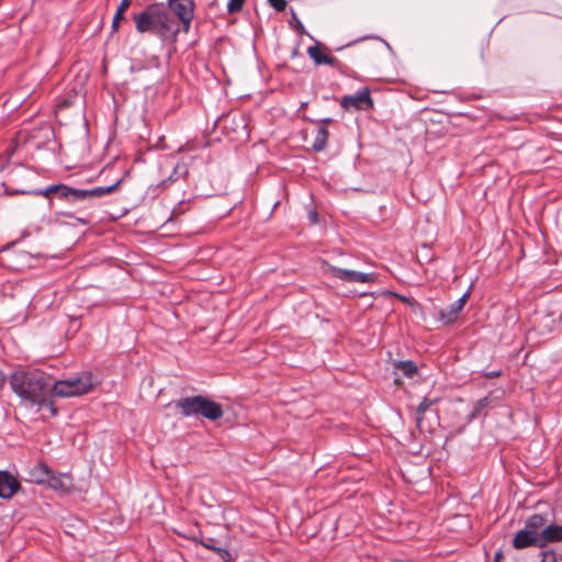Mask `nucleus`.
I'll list each match as a JSON object with an SVG mask.
<instances>
[{"mask_svg":"<svg viewBox=\"0 0 562 562\" xmlns=\"http://www.w3.org/2000/svg\"><path fill=\"white\" fill-rule=\"evenodd\" d=\"M160 21L159 5L156 4H151L134 15L135 27L138 33L155 32V25Z\"/></svg>","mask_w":562,"mask_h":562,"instance_id":"nucleus-5","label":"nucleus"},{"mask_svg":"<svg viewBox=\"0 0 562 562\" xmlns=\"http://www.w3.org/2000/svg\"><path fill=\"white\" fill-rule=\"evenodd\" d=\"M172 404L183 417L201 416L209 420H217L223 416L221 404L204 395L181 397Z\"/></svg>","mask_w":562,"mask_h":562,"instance_id":"nucleus-2","label":"nucleus"},{"mask_svg":"<svg viewBox=\"0 0 562 562\" xmlns=\"http://www.w3.org/2000/svg\"><path fill=\"white\" fill-rule=\"evenodd\" d=\"M168 4L182 23V30L188 32L194 18V0H168Z\"/></svg>","mask_w":562,"mask_h":562,"instance_id":"nucleus-6","label":"nucleus"},{"mask_svg":"<svg viewBox=\"0 0 562 562\" xmlns=\"http://www.w3.org/2000/svg\"><path fill=\"white\" fill-rule=\"evenodd\" d=\"M482 375L486 379H494V378H498L502 375V371L501 370H493V371H482Z\"/></svg>","mask_w":562,"mask_h":562,"instance_id":"nucleus-29","label":"nucleus"},{"mask_svg":"<svg viewBox=\"0 0 562 562\" xmlns=\"http://www.w3.org/2000/svg\"><path fill=\"white\" fill-rule=\"evenodd\" d=\"M559 541H562V526L554 524H546L541 532L540 548H543L549 543Z\"/></svg>","mask_w":562,"mask_h":562,"instance_id":"nucleus-12","label":"nucleus"},{"mask_svg":"<svg viewBox=\"0 0 562 562\" xmlns=\"http://www.w3.org/2000/svg\"><path fill=\"white\" fill-rule=\"evenodd\" d=\"M270 5L273 7L277 11H283L286 7L285 0H268Z\"/></svg>","mask_w":562,"mask_h":562,"instance_id":"nucleus-28","label":"nucleus"},{"mask_svg":"<svg viewBox=\"0 0 562 562\" xmlns=\"http://www.w3.org/2000/svg\"><path fill=\"white\" fill-rule=\"evenodd\" d=\"M491 397L484 396L476 401L473 405L472 412L469 414L468 419L469 422H472L473 419L480 417L483 413V411L490 405Z\"/></svg>","mask_w":562,"mask_h":562,"instance_id":"nucleus-18","label":"nucleus"},{"mask_svg":"<svg viewBox=\"0 0 562 562\" xmlns=\"http://www.w3.org/2000/svg\"><path fill=\"white\" fill-rule=\"evenodd\" d=\"M311 217H312V220H313L314 222H316L317 213H313V214H311Z\"/></svg>","mask_w":562,"mask_h":562,"instance_id":"nucleus-34","label":"nucleus"},{"mask_svg":"<svg viewBox=\"0 0 562 562\" xmlns=\"http://www.w3.org/2000/svg\"><path fill=\"white\" fill-rule=\"evenodd\" d=\"M214 542L215 540L213 538H206L202 541V546L215 552L217 547L214 546Z\"/></svg>","mask_w":562,"mask_h":562,"instance_id":"nucleus-30","label":"nucleus"},{"mask_svg":"<svg viewBox=\"0 0 562 562\" xmlns=\"http://www.w3.org/2000/svg\"><path fill=\"white\" fill-rule=\"evenodd\" d=\"M540 562H557V555H555V552L550 550V551H544L542 553V559Z\"/></svg>","mask_w":562,"mask_h":562,"instance_id":"nucleus-27","label":"nucleus"},{"mask_svg":"<svg viewBox=\"0 0 562 562\" xmlns=\"http://www.w3.org/2000/svg\"><path fill=\"white\" fill-rule=\"evenodd\" d=\"M53 472L42 462H37L27 469V481L36 484L46 483Z\"/></svg>","mask_w":562,"mask_h":562,"instance_id":"nucleus-11","label":"nucleus"},{"mask_svg":"<svg viewBox=\"0 0 562 562\" xmlns=\"http://www.w3.org/2000/svg\"><path fill=\"white\" fill-rule=\"evenodd\" d=\"M187 175H188V167H187V165L186 164H177L175 169H173V172L170 176V179L171 180H178L181 177H184Z\"/></svg>","mask_w":562,"mask_h":562,"instance_id":"nucleus-24","label":"nucleus"},{"mask_svg":"<svg viewBox=\"0 0 562 562\" xmlns=\"http://www.w3.org/2000/svg\"><path fill=\"white\" fill-rule=\"evenodd\" d=\"M307 54L317 65H329L336 67L339 64L337 58L325 54L318 45L310 46L307 48Z\"/></svg>","mask_w":562,"mask_h":562,"instance_id":"nucleus-13","label":"nucleus"},{"mask_svg":"<svg viewBox=\"0 0 562 562\" xmlns=\"http://www.w3.org/2000/svg\"><path fill=\"white\" fill-rule=\"evenodd\" d=\"M513 547L518 550L529 547L540 548V538L535 537L528 529L524 527L521 530L516 532L513 540Z\"/></svg>","mask_w":562,"mask_h":562,"instance_id":"nucleus-10","label":"nucleus"},{"mask_svg":"<svg viewBox=\"0 0 562 562\" xmlns=\"http://www.w3.org/2000/svg\"><path fill=\"white\" fill-rule=\"evenodd\" d=\"M394 368L407 378H413L417 373V366L412 360L396 361Z\"/></svg>","mask_w":562,"mask_h":562,"instance_id":"nucleus-19","label":"nucleus"},{"mask_svg":"<svg viewBox=\"0 0 562 562\" xmlns=\"http://www.w3.org/2000/svg\"><path fill=\"white\" fill-rule=\"evenodd\" d=\"M131 1L130 0H122L112 21V30L115 32L119 30V23L121 20H123V13L127 10L130 7Z\"/></svg>","mask_w":562,"mask_h":562,"instance_id":"nucleus-22","label":"nucleus"},{"mask_svg":"<svg viewBox=\"0 0 562 562\" xmlns=\"http://www.w3.org/2000/svg\"><path fill=\"white\" fill-rule=\"evenodd\" d=\"M294 20H295V29L301 32L303 29L301 21L297 20L295 16H294Z\"/></svg>","mask_w":562,"mask_h":562,"instance_id":"nucleus-32","label":"nucleus"},{"mask_svg":"<svg viewBox=\"0 0 562 562\" xmlns=\"http://www.w3.org/2000/svg\"><path fill=\"white\" fill-rule=\"evenodd\" d=\"M548 522V518L543 514H533L525 521V528L528 529L535 537L541 538V532L544 525Z\"/></svg>","mask_w":562,"mask_h":562,"instance_id":"nucleus-14","label":"nucleus"},{"mask_svg":"<svg viewBox=\"0 0 562 562\" xmlns=\"http://www.w3.org/2000/svg\"><path fill=\"white\" fill-rule=\"evenodd\" d=\"M499 555H501L499 553L496 554L495 562H497L499 560Z\"/></svg>","mask_w":562,"mask_h":562,"instance_id":"nucleus-36","label":"nucleus"},{"mask_svg":"<svg viewBox=\"0 0 562 562\" xmlns=\"http://www.w3.org/2000/svg\"><path fill=\"white\" fill-rule=\"evenodd\" d=\"M215 552L221 557V559L224 562H231L232 554L227 549L218 547L215 549Z\"/></svg>","mask_w":562,"mask_h":562,"instance_id":"nucleus-26","label":"nucleus"},{"mask_svg":"<svg viewBox=\"0 0 562 562\" xmlns=\"http://www.w3.org/2000/svg\"><path fill=\"white\" fill-rule=\"evenodd\" d=\"M330 121H331V119H329V117L322 120L323 123H329Z\"/></svg>","mask_w":562,"mask_h":562,"instance_id":"nucleus-35","label":"nucleus"},{"mask_svg":"<svg viewBox=\"0 0 562 562\" xmlns=\"http://www.w3.org/2000/svg\"><path fill=\"white\" fill-rule=\"evenodd\" d=\"M12 392L25 408L36 407L37 412L48 408L52 416L57 414L52 396V386L44 372L19 370L9 378Z\"/></svg>","mask_w":562,"mask_h":562,"instance_id":"nucleus-1","label":"nucleus"},{"mask_svg":"<svg viewBox=\"0 0 562 562\" xmlns=\"http://www.w3.org/2000/svg\"><path fill=\"white\" fill-rule=\"evenodd\" d=\"M469 296V292H465L461 297H459L457 301H454V304L459 307V310H462Z\"/></svg>","mask_w":562,"mask_h":562,"instance_id":"nucleus-31","label":"nucleus"},{"mask_svg":"<svg viewBox=\"0 0 562 562\" xmlns=\"http://www.w3.org/2000/svg\"><path fill=\"white\" fill-rule=\"evenodd\" d=\"M20 487V482L12 474L0 471V498H11Z\"/></svg>","mask_w":562,"mask_h":562,"instance_id":"nucleus-9","label":"nucleus"},{"mask_svg":"<svg viewBox=\"0 0 562 562\" xmlns=\"http://www.w3.org/2000/svg\"><path fill=\"white\" fill-rule=\"evenodd\" d=\"M438 402V398H428V397H425L418 405L417 407V411H416V422H417V425L418 427H420V424H422V419H423V416L424 414L429 409L430 406H432L434 404H436Z\"/></svg>","mask_w":562,"mask_h":562,"instance_id":"nucleus-21","label":"nucleus"},{"mask_svg":"<svg viewBox=\"0 0 562 562\" xmlns=\"http://www.w3.org/2000/svg\"><path fill=\"white\" fill-rule=\"evenodd\" d=\"M327 271L334 277L342 281L357 282V283H371L376 280L374 272L364 273L356 270H348L338 268L336 266H328Z\"/></svg>","mask_w":562,"mask_h":562,"instance_id":"nucleus-7","label":"nucleus"},{"mask_svg":"<svg viewBox=\"0 0 562 562\" xmlns=\"http://www.w3.org/2000/svg\"><path fill=\"white\" fill-rule=\"evenodd\" d=\"M460 312L461 310L453 302L446 308L440 310L439 318L446 324H451L458 318Z\"/></svg>","mask_w":562,"mask_h":562,"instance_id":"nucleus-15","label":"nucleus"},{"mask_svg":"<svg viewBox=\"0 0 562 562\" xmlns=\"http://www.w3.org/2000/svg\"><path fill=\"white\" fill-rule=\"evenodd\" d=\"M245 0H229L227 3V12L236 13L239 12L244 7Z\"/></svg>","mask_w":562,"mask_h":562,"instance_id":"nucleus-25","label":"nucleus"},{"mask_svg":"<svg viewBox=\"0 0 562 562\" xmlns=\"http://www.w3.org/2000/svg\"><path fill=\"white\" fill-rule=\"evenodd\" d=\"M328 131L325 126H321L317 132H316V135H315V139L313 142V149L315 151H322L326 145H327V142H328Z\"/></svg>","mask_w":562,"mask_h":562,"instance_id":"nucleus-16","label":"nucleus"},{"mask_svg":"<svg viewBox=\"0 0 562 562\" xmlns=\"http://www.w3.org/2000/svg\"><path fill=\"white\" fill-rule=\"evenodd\" d=\"M340 105L346 110H368L373 106V101L371 99L369 89L364 88L357 91L355 94L342 97L340 100Z\"/></svg>","mask_w":562,"mask_h":562,"instance_id":"nucleus-8","label":"nucleus"},{"mask_svg":"<svg viewBox=\"0 0 562 562\" xmlns=\"http://www.w3.org/2000/svg\"><path fill=\"white\" fill-rule=\"evenodd\" d=\"M50 487L54 490H68L69 477L67 475H55L50 474V479L47 481Z\"/></svg>","mask_w":562,"mask_h":562,"instance_id":"nucleus-20","label":"nucleus"},{"mask_svg":"<svg viewBox=\"0 0 562 562\" xmlns=\"http://www.w3.org/2000/svg\"><path fill=\"white\" fill-rule=\"evenodd\" d=\"M94 387L91 373H83L80 376L56 381L52 386V396L72 397L89 393Z\"/></svg>","mask_w":562,"mask_h":562,"instance_id":"nucleus-4","label":"nucleus"},{"mask_svg":"<svg viewBox=\"0 0 562 562\" xmlns=\"http://www.w3.org/2000/svg\"><path fill=\"white\" fill-rule=\"evenodd\" d=\"M57 184L48 186L44 189H36L31 191H21V193L34 194V195H43L45 198H49L52 193H57Z\"/></svg>","mask_w":562,"mask_h":562,"instance_id":"nucleus-23","label":"nucleus"},{"mask_svg":"<svg viewBox=\"0 0 562 562\" xmlns=\"http://www.w3.org/2000/svg\"><path fill=\"white\" fill-rule=\"evenodd\" d=\"M78 222H80L81 224L83 225H87L89 222L87 220H83V218H76Z\"/></svg>","mask_w":562,"mask_h":562,"instance_id":"nucleus-33","label":"nucleus"},{"mask_svg":"<svg viewBox=\"0 0 562 562\" xmlns=\"http://www.w3.org/2000/svg\"><path fill=\"white\" fill-rule=\"evenodd\" d=\"M159 14L161 15V21L159 23H156L155 25V32L156 34L165 37L170 32L169 26V15L168 12L159 7Z\"/></svg>","mask_w":562,"mask_h":562,"instance_id":"nucleus-17","label":"nucleus"},{"mask_svg":"<svg viewBox=\"0 0 562 562\" xmlns=\"http://www.w3.org/2000/svg\"><path fill=\"white\" fill-rule=\"evenodd\" d=\"M122 181L123 180L120 179L111 186L94 187L91 189H77L65 183H57L56 195L60 200L71 204L83 203L114 192L122 183Z\"/></svg>","mask_w":562,"mask_h":562,"instance_id":"nucleus-3","label":"nucleus"}]
</instances>
